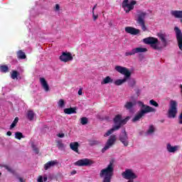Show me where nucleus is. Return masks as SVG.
Instances as JSON below:
<instances>
[{
    "label": "nucleus",
    "mask_w": 182,
    "mask_h": 182,
    "mask_svg": "<svg viewBox=\"0 0 182 182\" xmlns=\"http://www.w3.org/2000/svg\"><path fill=\"white\" fill-rule=\"evenodd\" d=\"M7 136H12V132L11 131L7 132L6 133Z\"/></svg>",
    "instance_id": "de8ad7c7"
},
{
    "label": "nucleus",
    "mask_w": 182,
    "mask_h": 182,
    "mask_svg": "<svg viewBox=\"0 0 182 182\" xmlns=\"http://www.w3.org/2000/svg\"><path fill=\"white\" fill-rule=\"evenodd\" d=\"M122 176L123 178H125V180H132V181L139 177L137 173H134V171L130 168L125 169V171L122 173Z\"/></svg>",
    "instance_id": "423d86ee"
},
{
    "label": "nucleus",
    "mask_w": 182,
    "mask_h": 182,
    "mask_svg": "<svg viewBox=\"0 0 182 182\" xmlns=\"http://www.w3.org/2000/svg\"><path fill=\"white\" fill-rule=\"evenodd\" d=\"M15 139H17L18 140H21V139H23V134H22V132H16Z\"/></svg>",
    "instance_id": "473e14b6"
},
{
    "label": "nucleus",
    "mask_w": 182,
    "mask_h": 182,
    "mask_svg": "<svg viewBox=\"0 0 182 182\" xmlns=\"http://www.w3.org/2000/svg\"><path fill=\"white\" fill-rule=\"evenodd\" d=\"M1 176H2V173L0 172V177H1Z\"/></svg>",
    "instance_id": "603ef678"
},
{
    "label": "nucleus",
    "mask_w": 182,
    "mask_h": 182,
    "mask_svg": "<svg viewBox=\"0 0 182 182\" xmlns=\"http://www.w3.org/2000/svg\"><path fill=\"white\" fill-rule=\"evenodd\" d=\"M144 43L146 45H151L153 49L157 50L159 49V40L156 38L149 37L144 38Z\"/></svg>",
    "instance_id": "1a4fd4ad"
},
{
    "label": "nucleus",
    "mask_w": 182,
    "mask_h": 182,
    "mask_svg": "<svg viewBox=\"0 0 182 182\" xmlns=\"http://www.w3.org/2000/svg\"><path fill=\"white\" fill-rule=\"evenodd\" d=\"M174 31L176 32V39L178 45V48L182 50V33L181 30L178 27H175Z\"/></svg>",
    "instance_id": "4468645a"
},
{
    "label": "nucleus",
    "mask_w": 182,
    "mask_h": 182,
    "mask_svg": "<svg viewBox=\"0 0 182 182\" xmlns=\"http://www.w3.org/2000/svg\"><path fill=\"white\" fill-rule=\"evenodd\" d=\"M18 180L20 182H25V180H23V178H21V177H18Z\"/></svg>",
    "instance_id": "a18cd8bd"
},
{
    "label": "nucleus",
    "mask_w": 182,
    "mask_h": 182,
    "mask_svg": "<svg viewBox=\"0 0 182 182\" xmlns=\"http://www.w3.org/2000/svg\"><path fill=\"white\" fill-rule=\"evenodd\" d=\"M58 136L60 137V139H63V137H65V134L63 133L58 134Z\"/></svg>",
    "instance_id": "c03bdc74"
},
{
    "label": "nucleus",
    "mask_w": 182,
    "mask_h": 182,
    "mask_svg": "<svg viewBox=\"0 0 182 182\" xmlns=\"http://www.w3.org/2000/svg\"><path fill=\"white\" fill-rule=\"evenodd\" d=\"M171 15L172 16H174V18H182V11H177V10L171 11Z\"/></svg>",
    "instance_id": "b1692460"
},
{
    "label": "nucleus",
    "mask_w": 182,
    "mask_h": 182,
    "mask_svg": "<svg viewBox=\"0 0 182 182\" xmlns=\"http://www.w3.org/2000/svg\"><path fill=\"white\" fill-rule=\"evenodd\" d=\"M129 119H130V117H127L125 119H122V115H117L114 119V122L115 126L111 129L108 130L104 134V137H109V136H110V134H112V133H114L116 130H119L120 129V126H122V124H126V123H127V121Z\"/></svg>",
    "instance_id": "f03ea898"
},
{
    "label": "nucleus",
    "mask_w": 182,
    "mask_h": 182,
    "mask_svg": "<svg viewBox=\"0 0 182 182\" xmlns=\"http://www.w3.org/2000/svg\"><path fill=\"white\" fill-rule=\"evenodd\" d=\"M127 182H134L133 180H129Z\"/></svg>",
    "instance_id": "3c124183"
},
{
    "label": "nucleus",
    "mask_w": 182,
    "mask_h": 182,
    "mask_svg": "<svg viewBox=\"0 0 182 182\" xmlns=\"http://www.w3.org/2000/svg\"><path fill=\"white\" fill-rule=\"evenodd\" d=\"M59 59L61 62L66 63L73 60V56H72V53L70 52H63L62 55H60Z\"/></svg>",
    "instance_id": "f8f14e48"
},
{
    "label": "nucleus",
    "mask_w": 182,
    "mask_h": 182,
    "mask_svg": "<svg viewBox=\"0 0 182 182\" xmlns=\"http://www.w3.org/2000/svg\"><path fill=\"white\" fill-rule=\"evenodd\" d=\"M170 43L168 40V34L166 33H161L160 34V46L161 48H166Z\"/></svg>",
    "instance_id": "9b49d317"
},
{
    "label": "nucleus",
    "mask_w": 182,
    "mask_h": 182,
    "mask_svg": "<svg viewBox=\"0 0 182 182\" xmlns=\"http://www.w3.org/2000/svg\"><path fill=\"white\" fill-rule=\"evenodd\" d=\"M109 83H113V78L110 76H107L101 81V85H109Z\"/></svg>",
    "instance_id": "5701e85b"
},
{
    "label": "nucleus",
    "mask_w": 182,
    "mask_h": 182,
    "mask_svg": "<svg viewBox=\"0 0 182 182\" xmlns=\"http://www.w3.org/2000/svg\"><path fill=\"white\" fill-rule=\"evenodd\" d=\"M92 18H93V21H97V18H99V15L95 14V12L92 11Z\"/></svg>",
    "instance_id": "37998d69"
},
{
    "label": "nucleus",
    "mask_w": 182,
    "mask_h": 182,
    "mask_svg": "<svg viewBox=\"0 0 182 182\" xmlns=\"http://www.w3.org/2000/svg\"><path fill=\"white\" fill-rule=\"evenodd\" d=\"M80 123L82 125L87 124V118H86V117L81 118L80 119Z\"/></svg>",
    "instance_id": "e433bc0d"
},
{
    "label": "nucleus",
    "mask_w": 182,
    "mask_h": 182,
    "mask_svg": "<svg viewBox=\"0 0 182 182\" xmlns=\"http://www.w3.org/2000/svg\"><path fill=\"white\" fill-rule=\"evenodd\" d=\"M119 141L122 143L124 147H127V146H129V136H127L126 131H124V132L120 135Z\"/></svg>",
    "instance_id": "2eb2a0df"
},
{
    "label": "nucleus",
    "mask_w": 182,
    "mask_h": 182,
    "mask_svg": "<svg viewBox=\"0 0 182 182\" xmlns=\"http://www.w3.org/2000/svg\"><path fill=\"white\" fill-rule=\"evenodd\" d=\"M96 5L95 6H94V7L92 8V12H95V9H96Z\"/></svg>",
    "instance_id": "09e8293b"
},
{
    "label": "nucleus",
    "mask_w": 182,
    "mask_h": 182,
    "mask_svg": "<svg viewBox=\"0 0 182 182\" xmlns=\"http://www.w3.org/2000/svg\"><path fill=\"white\" fill-rule=\"evenodd\" d=\"M117 139V138L116 137V135L110 136L108 140L107 141L105 146L102 149V153H105V151H107V150H109V149H110V147H112V146H113L114 143H116Z\"/></svg>",
    "instance_id": "9d476101"
},
{
    "label": "nucleus",
    "mask_w": 182,
    "mask_h": 182,
    "mask_svg": "<svg viewBox=\"0 0 182 182\" xmlns=\"http://www.w3.org/2000/svg\"><path fill=\"white\" fill-rule=\"evenodd\" d=\"M180 149V146L176 145L172 146L170 144H167L166 145V150L168 151V153H176V151H178Z\"/></svg>",
    "instance_id": "a211bd4d"
},
{
    "label": "nucleus",
    "mask_w": 182,
    "mask_h": 182,
    "mask_svg": "<svg viewBox=\"0 0 182 182\" xmlns=\"http://www.w3.org/2000/svg\"><path fill=\"white\" fill-rule=\"evenodd\" d=\"M95 161L89 159H82L77 161L75 163V166H78L79 167H89L93 166Z\"/></svg>",
    "instance_id": "6e6552de"
},
{
    "label": "nucleus",
    "mask_w": 182,
    "mask_h": 182,
    "mask_svg": "<svg viewBox=\"0 0 182 182\" xmlns=\"http://www.w3.org/2000/svg\"><path fill=\"white\" fill-rule=\"evenodd\" d=\"M57 147H58L59 150H63V149H65V144L62 143V141H58Z\"/></svg>",
    "instance_id": "7c9ffc66"
},
{
    "label": "nucleus",
    "mask_w": 182,
    "mask_h": 182,
    "mask_svg": "<svg viewBox=\"0 0 182 182\" xmlns=\"http://www.w3.org/2000/svg\"><path fill=\"white\" fill-rule=\"evenodd\" d=\"M155 130H156V128H154L153 127V125H151L149 127V129L146 132V134H153V133H154Z\"/></svg>",
    "instance_id": "2f4dec72"
},
{
    "label": "nucleus",
    "mask_w": 182,
    "mask_h": 182,
    "mask_svg": "<svg viewBox=\"0 0 182 182\" xmlns=\"http://www.w3.org/2000/svg\"><path fill=\"white\" fill-rule=\"evenodd\" d=\"M70 149L75 151V153H79V143L78 142H72L70 144Z\"/></svg>",
    "instance_id": "4be33fe9"
},
{
    "label": "nucleus",
    "mask_w": 182,
    "mask_h": 182,
    "mask_svg": "<svg viewBox=\"0 0 182 182\" xmlns=\"http://www.w3.org/2000/svg\"><path fill=\"white\" fill-rule=\"evenodd\" d=\"M71 174H76V171H73L72 173H71Z\"/></svg>",
    "instance_id": "8fccbe9b"
},
{
    "label": "nucleus",
    "mask_w": 182,
    "mask_h": 182,
    "mask_svg": "<svg viewBox=\"0 0 182 182\" xmlns=\"http://www.w3.org/2000/svg\"><path fill=\"white\" fill-rule=\"evenodd\" d=\"M178 113V102L175 100L169 101L168 109L167 112V117L168 119H176Z\"/></svg>",
    "instance_id": "39448f33"
},
{
    "label": "nucleus",
    "mask_w": 182,
    "mask_h": 182,
    "mask_svg": "<svg viewBox=\"0 0 182 182\" xmlns=\"http://www.w3.org/2000/svg\"><path fill=\"white\" fill-rule=\"evenodd\" d=\"M4 168H5L6 170H7V171H9V173H14V169H12V168H11L10 166H4Z\"/></svg>",
    "instance_id": "a19ab883"
},
{
    "label": "nucleus",
    "mask_w": 182,
    "mask_h": 182,
    "mask_svg": "<svg viewBox=\"0 0 182 182\" xmlns=\"http://www.w3.org/2000/svg\"><path fill=\"white\" fill-rule=\"evenodd\" d=\"M65 100L63 99H60L59 100V101L58 102V107H60V109H63V107H65Z\"/></svg>",
    "instance_id": "bb28decb"
},
{
    "label": "nucleus",
    "mask_w": 182,
    "mask_h": 182,
    "mask_svg": "<svg viewBox=\"0 0 182 182\" xmlns=\"http://www.w3.org/2000/svg\"><path fill=\"white\" fill-rule=\"evenodd\" d=\"M114 70L124 76L123 79H117L114 82L115 86H122V85L126 83L127 80L132 76V71L124 66L115 65Z\"/></svg>",
    "instance_id": "f257e3e1"
},
{
    "label": "nucleus",
    "mask_w": 182,
    "mask_h": 182,
    "mask_svg": "<svg viewBox=\"0 0 182 182\" xmlns=\"http://www.w3.org/2000/svg\"><path fill=\"white\" fill-rule=\"evenodd\" d=\"M149 103H150V105H151V106H154L155 107H159V104L153 100H151L149 101Z\"/></svg>",
    "instance_id": "ea45409f"
},
{
    "label": "nucleus",
    "mask_w": 182,
    "mask_h": 182,
    "mask_svg": "<svg viewBox=\"0 0 182 182\" xmlns=\"http://www.w3.org/2000/svg\"><path fill=\"white\" fill-rule=\"evenodd\" d=\"M18 122H19V118L16 117L14 121L12 122V124L10 126V129H14V127H15L16 126V124L18 123Z\"/></svg>",
    "instance_id": "72a5a7b5"
},
{
    "label": "nucleus",
    "mask_w": 182,
    "mask_h": 182,
    "mask_svg": "<svg viewBox=\"0 0 182 182\" xmlns=\"http://www.w3.org/2000/svg\"><path fill=\"white\" fill-rule=\"evenodd\" d=\"M137 4V1L134 0H132L129 1V0H124L122 2V8L125 11L127 14H129V11H133L134 9V5Z\"/></svg>",
    "instance_id": "0eeeda50"
},
{
    "label": "nucleus",
    "mask_w": 182,
    "mask_h": 182,
    "mask_svg": "<svg viewBox=\"0 0 182 182\" xmlns=\"http://www.w3.org/2000/svg\"><path fill=\"white\" fill-rule=\"evenodd\" d=\"M139 25H140V26L141 27L142 31H144V32H146V31H147V28L146 27V25L144 24V21H140L139 22H138Z\"/></svg>",
    "instance_id": "c85d7f7f"
},
{
    "label": "nucleus",
    "mask_w": 182,
    "mask_h": 182,
    "mask_svg": "<svg viewBox=\"0 0 182 182\" xmlns=\"http://www.w3.org/2000/svg\"><path fill=\"white\" fill-rule=\"evenodd\" d=\"M64 113L65 114H73V113H76L75 107L65 108L64 109Z\"/></svg>",
    "instance_id": "393cba45"
},
{
    "label": "nucleus",
    "mask_w": 182,
    "mask_h": 182,
    "mask_svg": "<svg viewBox=\"0 0 182 182\" xmlns=\"http://www.w3.org/2000/svg\"><path fill=\"white\" fill-rule=\"evenodd\" d=\"M8 69H9L8 66H6V65H2V66L0 67V70L1 72L6 73L8 71Z\"/></svg>",
    "instance_id": "58836bf2"
},
{
    "label": "nucleus",
    "mask_w": 182,
    "mask_h": 182,
    "mask_svg": "<svg viewBox=\"0 0 182 182\" xmlns=\"http://www.w3.org/2000/svg\"><path fill=\"white\" fill-rule=\"evenodd\" d=\"M59 163L58 162V160H53L48 161L44 165V170H49V168H52V167H55V166H58Z\"/></svg>",
    "instance_id": "f3484780"
},
{
    "label": "nucleus",
    "mask_w": 182,
    "mask_h": 182,
    "mask_svg": "<svg viewBox=\"0 0 182 182\" xmlns=\"http://www.w3.org/2000/svg\"><path fill=\"white\" fill-rule=\"evenodd\" d=\"M146 15H147L146 12L138 11L136 14V16L138 18L137 22H140V21H144V18H146Z\"/></svg>",
    "instance_id": "aec40b11"
},
{
    "label": "nucleus",
    "mask_w": 182,
    "mask_h": 182,
    "mask_svg": "<svg viewBox=\"0 0 182 182\" xmlns=\"http://www.w3.org/2000/svg\"><path fill=\"white\" fill-rule=\"evenodd\" d=\"M31 147L33 151H35L36 154H38L39 153V149H38V147H36V146H35V144H31Z\"/></svg>",
    "instance_id": "4c0bfd02"
},
{
    "label": "nucleus",
    "mask_w": 182,
    "mask_h": 182,
    "mask_svg": "<svg viewBox=\"0 0 182 182\" xmlns=\"http://www.w3.org/2000/svg\"><path fill=\"white\" fill-rule=\"evenodd\" d=\"M36 118V114H35V112H33V111L28 110L27 112V119L30 122H32V121L35 120Z\"/></svg>",
    "instance_id": "412c9836"
},
{
    "label": "nucleus",
    "mask_w": 182,
    "mask_h": 182,
    "mask_svg": "<svg viewBox=\"0 0 182 182\" xmlns=\"http://www.w3.org/2000/svg\"><path fill=\"white\" fill-rule=\"evenodd\" d=\"M18 77V71L14 70L11 73V78L13 79H17Z\"/></svg>",
    "instance_id": "c9c22d12"
},
{
    "label": "nucleus",
    "mask_w": 182,
    "mask_h": 182,
    "mask_svg": "<svg viewBox=\"0 0 182 182\" xmlns=\"http://www.w3.org/2000/svg\"><path fill=\"white\" fill-rule=\"evenodd\" d=\"M147 52V48H136L132 49L131 51H127L125 53V56H132L133 55H136V53H141Z\"/></svg>",
    "instance_id": "ddd939ff"
},
{
    "label": "nucleus",
    "mask_w": 182,
    "mask_h": 182,
    "mask_svg": "<svg viewBox=\"0 0 182 182\" xmlns=\"http://www.w3.org/2000/svg\"><path fill=\"white\" fill-rule=\"evenodd\" d=\"M82 93H83V92H82V91L81 89L78 90V95H79V96H82Z\"/></svg>",
    "instance_id": "49530a36"
},
{
    "label": "nucleus",
    "mask_w": 182,
    "mask_h": 182,
    "mask_svg": "<svg viewBox=\"0 0 182 182\" xmlns=\"http://www.w3.org/2000/svg\"><path fill=\"white\" fill-rule=\"evenodd\" d=\"M134 105H136V102H127L124 105V107H125V109H127L129 110V109H132V107H133V106Z\"/></svg>",
    "instance_id": "a878e982"
},
{
    "label": "nucleus",
    "mask_w": 182,
    "mask_h": 182,
    "mask_svg": "<svg viewBox=\"0 0 182 182\" xmlns=\"http://www.w3.org/2000/svg\"><path fill=\"white\" fill-rule=\"evenodd\" d=\"M17 56L19 59H25L26 58L25 53L22 52L21 50L17 53Z\"/></svg>",
    "instance_id": "cd10ccee"
},
{
    "label": "nucleus",
    "mask_w": 182,
    "mask_h": 182,
    "mask_svg": "<svg viewBox=\"0 0 182 182\" xmlns=\"http://www.w3.org/2000/svg\"><path fill=\"white\" fill-rule=\"evenodd\" d=\"M128 84H129V86H130L131 87H133V86L136 85V80L134 79L130 80Z\"/></svg>",
    "instance_id": "f704fd0d"
},
{
    "label": "nucleus",
    "mask_w": 182,
    "mask_h": 182,
    "mask_svg": "<svg viewBox=\"0 0 182 182\" xmlns=\"http://www.w3.org/2000/svg\"><path fill=\"white\" fill-rule=\"evenodd\" d=\"M124 30L127 33H129L130 35L136 36V35H139V33H140V30H139L134 27L127 26V27H125Z\"/></svg>",
    "instance_id": "dca6fc26"
},
{
    "label": "nucleus",
    "mask_w": 182,
    "mask_h": 182,
    "mask_svg": "<svg viewBox=\"0 0 182 182\" xmlns=\"http://www.w3.org/2000/svg\"><path fill=\"white\" fill-rule=\"evenodd\" d=\"M113 171H114L113 162L109 163L105 168L101 170L100 176L103 178L102 182H110L113 177Z\"/></svg>",
    "instance_id": "7ed1b4c3"
},
{
    "label": "nucleus",
    "mask_w": 182,
    "mask_h": 182,
    "mask_svg": "<svg viewBox=\"0 0 182 182\" xmlns=\"http://www.w3.org/2000/svg\"><path fill=\"white\" fill-rule=\"evenodd\" d=\"M40 83L45 92H49V84H48V81L45 78L41 77Z\"/></svg>",
    "instance_id": "6ab92c4d"
},
{
    "label": "nucleus",
    "mask_w": 182,
    "mask_h": 182,
    "mask_svg": "<svg viewBox=\"0 0 182 182\" xmlns=\"http://www.w3.org/2000/svg\"><path fill=\"white\" fill-rule=\"evenodd\" d=\"M139 103L141 105L142 107L140 112H139L132 119V122H139V120H140L143 117V116H144V114H146V113H154V112H156V109L149 105H144L143 102Z\"/></svg>",
    "instance_id": "20e7f679"
},
{
    "label": "nucleus",
    "mask_w": 182,
    "mask_h": 182,
    "mask_svg": "<svg viewBox=\"0 0 182 182\" xmlns=\"http://www.w3.org/2000/svg\"><path fill=\"white\" fill-rule=\"evenodd\" d=\"M38 182H43V181H48V176H44L43 177L42 176H39L37 179Z\"/></svg>",
    "instance_id": "c756f323"
},
{
    "label": "nucleus",
    "mask_w": 182,
    "mask_h": 182,
    "mask_svg": "<svg viewBox=\"0 0 182 182\" xmlns=\"http://www.w3.org/2000/svg\"><path fill=\"white\" fill-rule=\"evenodd\" d=\"M54 11L55 12H59V11H60V6H59V4H55L54 7Z\"/></svg>",
    "instance_id": "79ce46f5"
}]
</instances>
